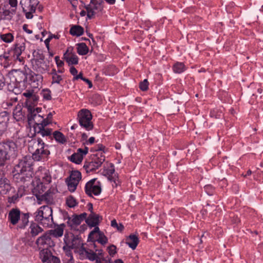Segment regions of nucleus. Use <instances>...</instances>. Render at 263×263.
Segmentation results:
<instances>
[{"label": "nucleus", "instance_id": "1", "mask_svg": "<svg viewBox=\"0 0 263 263\" xmlns=\"http://www.w3.org/2000/svg\"><path fill=\"white\" fill-rule=\"evenodd\" d=\"M16 144L12 140L0 142V175L7 171L8 161L17 156Z\"/></svg>", "mask_w": 263, "mask_h": 263}, {"label": "nucleus", "instance_id": "2", "mask_svg": "<svg viewBox=\"0 0 263 263\" xmlns=\"http://www.w3.org/2000/svg\"><path fill=\"white\" fill-rule=\"evenodd\" d=\"M32 163V159L29 156H25L19 160L12 172L14 181L17 183H22L27 178L31 177L33 174Z\"/></svg>", "mask_w": 263, "mask_h": 263}, {"label": "nucleus", "instance_id": "3", "mask_svg": "<svg viewBox=\"0 0 263 263\" xmlns=\"http://www.w3.org/2000/svg\"><path fill=\"white\" fill-rule=\"evenodd\" d=\"M47 147L48 146L45 145L41 138H37L30 141L28 150L32 154V159L41 161L47 158L50 154V151Z\"/></svg>", "mask_w": 263, "mask_h": 263}, {"label": "nucleus", "instance_id": "4", "mask_svg": "<svg viewBox=\"0 0 263 263\" xmlns=\"http://www.w3.org/2000/svg\"><path fill=\"white\" fill-rule=\"evenodd\" d=\"M64 243L63 249L66 255L70 257L72 256L71 250H74L75 252L78 253L80 255L81 249H84L82 239L72 234H65Z\"/></svg>", "mask_w": 263, "mask_h": 263}, {"label": "nucleus", "instance_id": "5", "mask_svg": "<svg viewBox=\"0 0 263 263\" xmlns=\"http://www.w3.org/2000/svg\"><path fill=\"white\" fill-rule=\"evenodd\" d=\"M34 215L35 221L44 227L51 226L53 222L52 209L48 205L41 206Z\"/></svg>", "mask_w": 263, "mask_h": 263}, {"label": "nucleus", "instance_id": "6", "mask_svg": "<svg viewBox=\"0 0 263 263\" xmlns=\"http://www.w3.org/2000/svg\"><path fill=\"white\" fill-rule=\"evenodd\" d=\"M29 213H23L21 215V211L17 208L12 209L8 213V218L12 225H16L18 221L21 220L19 228H24L29 222Z\"/></svg>", "mask_w": 263, "mask_h": 263}, {"label": "nucleus", "instance_id": "7", "mask_svg": "<svg viewBox=\"0 0 263 263\" xmlns=\"http://www.w3.org/2000/svg\"><path fill=\"white\" fill-rule=\"evenodd\" d=\"M35 243L40 250V255L47 254L50 251L49 248L55 246L54 240L47 232L36 240Z\"/></svg>", "mask_w": 263, "mask_h": 263}, {"label": "nucleus", "instance_id": "8", "mask_svg": "<svg viewBox=\"0 0 263 263\" xmlns=\"http://www.w3.org/2000/svg\"><path fill=\"white\" fill-rule=\"evenodd\" d=\"M92 119V114L87 109H82L78 112L77 119L80 125L87 131L93 128Z\"/></svg>", "mask_w": 263, "mask_h": 263}, {"label": "nucleus", "instance_id": "9", "mask_svg": "<svg viewBox=\"0 0 263 263\" xmlns=\"http://www.w3.org/2000/svg\"><path fill=\"white\" fill-rule=\"evenodd\" d=\"M25 49V44L23 41L20 42H16L14 44L13 48L9 50L7 53L5 52L4 54V58L6 60H17L20 62H22V57H21V55Z\"/></svg>", "mask_w": 263, "mask_h": 263}, {"label": "nucleus", "instance_id": "10", "mask_svg": "<svg viewBox=\"0 0 263 263\" xmlns=\"http://www.w3.org/2000/svg\"><path fill=\"white\" fill-rule=\"evenodd\" d=\"M30 112L28 115V120L29 122L33 121L34 123H43L44 125H48L52 123L53 112H50L47 116L46 118H43L42 116L38 115V109L37 108L35 109H32L31 108H28Z\"/></svg>", "mask_w": 263, "mask_h": 263}, {"label": "nucleus", "instance_id": "11", "mask_svg": "<svg viewBox=\"0 0 263 263\" xmlns=\"http://www.w3.org/2000/svg\"><path fill=\"white\" fill-rule=\"evenodd\" d=\"M104 161L105 156L103 153L101 152L97 153L94 156L91 161L87 162L85 163L84 168L87 173L93 172L99 168Z\"/></svg>", "mask_w": 263, "mask_h": 263}, {"label": "nucleus", "instance_id": "12", "mask_svg": "<svg viewBox=\"0 0 263 263\" xmlns=\"http://www.w3.org/2000/svg\"><path fill=\"white\" fill-rule=\"evenodd\" d=\"M24 4L27 5L23 7V1H21L20 5L23 8V11L25 14V16L27 19H31L33 18V13L35 12L36 7L39 5V2L38 0H30L26 1Z\"/></svg>", "mask_w": 263, "mask_h": 263}, {"label": "nucleus", "instance_id": "13", "mask_svg": "<svg viewBox=\"0 0 263 263\" xmlns=\"http://www.w3.org/2000/svg\"><path fill=\"white\" fill-rule=\"evenodd\" d=\"M96 179H91L85 184V193L89 196H92V195H99L101 192V185L99 182L98 184H96Z\"/></svg>", "mask_w": 263, "mask_h": 263}, {"label": "nucleus", "instance_id": "14", "mask_svg": "<svg viewBox=\"0 0 263 263\" xmlns=\"http://www.w3.org/2000/svg\"><path fill=\"white\" fill-rule=\"evenodd\" d=\"M102 249H96L95 252L91 250L86 249L84 248V249H81L80 251V257L86 258L91 261L96 260V262L99 256L102 255Z\"/></svg>", "mask_w": 263, "mask_h": 263}, {"label": "nucleus", "instance_id": "15", "mask_svg": "<svg viewBox=\"0 0 263 263\" xmlns=\"http://www.w3.org/2000/svg\"><path fill=\"white\" fill-rule=\"evenodd\" d=\"M87 11V16L89 19H91L95 14L102 9L101 3L97 2V0H91L89 5L85 6Z\"/></svg>", "mask_w": 263, "mask_h": 263}, {"label": "nucleus", "instance_id": "16", "mask_svg": "<svg viewBox=\"0 0 263 263\" xmlns=\"http://www.w3.org/2000/svg\"><path fill=\"white\" fill-rule=\"evenodd\" d=\"M8 76L10 79H13L14 82L17 84H20L22 82H25L27 79V75L26 73L20 70H14L9 73Z\"/></svg>", "mask_w": 263, "mask_h": 263}, {"label": "nucleus", "instance_id": "17", "mask_svg": "<svg viewBox=\"0 0 263 263\" xmlns=\"http://www.w3.org/2000/svg\"><path fill=\"white\" fill-rule=\"evenodd\" d=\"M30 85L33 88H39L42 87L43 77L41 74H36L31 71L29 74Z\"/></svg>", "mask_w": 263, "mask_h": 263}, {"label": "nucleus", "instance_id": "18", "mask_svg": "<svg viewBox=\"0 0 263 263\" xmlns=\"http://www.w3.org/2000/svg\"><path fill=\"white\" fill-rule=\"evenodd\" d=\"M88 148L87 147H85L84 149L78 148L77 152L70 156V160L71 162L79 164L82 162L84 156L88 153Z\"/></svg>", "mask_w": 263, "mask_h": 263}, {"label": "nucleus", "instance_id": "19", "mask_svg": "<svg viewBox=\"0 0 263 263\" xmlns=\"http://www.w3.org/2000/svg\"><path fill=\"white\" fill-rule=\"evenodd\" d=\"M42 192H39V193H35V195L38 200L44 201L48 204L52 203L53 202V193L50 190H48L44 194H42Z\"/></svg>", "mask_w": 263, "mask_h": 263}, {"label": "nucleus", "instance_id": "20", "mask_svg": "<svg viewBox=\"0 0 263 263\" xmlns=\"http://www.w3.org/2000/svg\"><path fill=\"white\" fill-rule=\"evenodd\" d=\"M9 120V115L7 111L0 112V136L6 131Z\"/></svg>", "mask_w": 263, "mask_h": 263}, {"label": "nucleus", "instance_id": "21", "mask_svg": "<svg viewBox=\"0 0 263 263\" xmlns=\"http://www.w3.org/2000/svg\"><path fill=\"white\" fill-rule=\"evenodd\" d=\"M39 179L42 181L41 184L38 185L36 188L34 189V193L38 190V188L41 186L42 188L43 184H48L51 181V177L49 174L48 170L44 169L41 171L40 174L39 175Z\"/></svg>", "mask_w": 263, "mask_h": 263}, {"label": "nucleus", "instance_id": "22", "mask_svg": "<svg viewBox=\"0 0 263 263\" xmlns=\"http://www.w3.org/2000/svg\"><path fill=\"white\" fill-rule=\"evenodd\" d=\"M72 48L68 47L64 54V59L69 65H76L78 63L79 58L77 55L71 53Z\"/></svg>", "mask_w": 263, "mask_h": 263}, {"label": "nucleus", "instance_id": "23", "mask_svg": "<svg viewBox=\"0 0 263 263\" xmlns=\"http://www.w3.org/2000/svg\"><path fill=\"white\" fill-rule=\"evenodd\" d=\"M33 68L37 72L43 73L47 69L48 66L45 63L44 58L41 57L40 59H36L34 60V63L33 64Z\"/></svg>", "mask_w": 263, "mask_h": 263}, {"label": "nucleus", "instance_id": "24", "mask_svg": "<svg viewBox=\"0 0 263 263\" xmlns=\"http://www.w3.org/2000/svg\"><path fill=\"white\" fill-rule=\"evenodd\" d=\"M43 263H61L60 259L54 256H53L51 251L47 253V254L40 255Z\"/></svg>", "mask_w": 263, "mask_h": 263}, {"label": "nucleus", "instance_id": "25", "mask_svg": "<svg viewBox=\"0 0 263 263\" xmlns=\"http://www.w3.org/2000/svg\"><path fill=\"white\" fill-rule=\"evenodd\" d=\"M11 189L10 181L6 178H0V193L5 195L8 193Z\"/></svg>", "mask_w": 263, "mask_h": 263}, {"label": "nucleus", "instance_id": "26", "mask_svg": "<svg viewBox=\"0 0 263 263\" xmlns=\"http://www.w3.org/2000/svg\"><path fill=\"white\" fill-rule=\"evenodd\" d=\"M102 174L106 176L111 181H115L116 175L115 174L114 166L112 163L109 164L107 168H104Z\"/></svg>", "mask_w": 263, "mask_h": 263}, {"label": "nucleus", "instance_id": "27", "mask_svg": "<svg viewBox=\"0 0 263 263\" xmlns=\"http://www.w3.org/2000/svg\"><path fill=\"white\" fill-rule=\"evenodd\" d=\"M37 125L38 131L37 133L40 134L43 137L50 136L51 135L52 129L46 127L47 125H44L43 123H35Z\"/></svg>", "mask_w": 263, "mask_h": 263}, {"label": "nucleus", "instance_id": "28", "mask_svg": "<svg viewBox=\"0 0 263 263\" xmlns=\"http://www.w3.org/2000/svg\"><path fill=\"white\" fill-rule=\"evenodd\" d=\"M64 227L65 224H61L58 226L55 229L50 230L47 231V232L50 235L51 237L53 236L55 238H59L63 236Z\"/></svg>", "mask_w": 263, "mask_h": 263}, {"label": "nucleus", "instance_id": "29", "mask_svg": "<svg viewBox=\"0 0 263 263\" xmlns=\"http://www.w3.org/2000/svg\"><path fill=\"white\" fill-rule=\"evenodd\" d=\"M139 242L138 237L135 234H130L126 239V243L133 250H135Z\"/></svg>", "mask_w": 263, "mask_h": 263}, {"label": "nucleus", "instance_id": "30", "mask_svg": "<svg viewBox=\"0 0 263 263\" xmlns=\"http://www.w3.org/2000/svg\"><path fill=\"white\" fill-rule=\"evenodd\" d=\"M86 222L89 226L91 227H96L99 223V215L91 212V214L86 219Z\"/></svg>", "mask_w": 263, "mask_h": 263}, {"label": "nucleus", "instance_id": "31", "mask_svg": "<svg viewBox=\"0 0 263 263\" xmlns=\"http://www.w3.org/2000/svg\"><path fill=\"white\" fill-rule=\"evenodd\" d=\"M50 74L52 76V84H62L63 82L64 75L57 73L55 69H52L51 71Z\"/></svg>", "mask_w": 263, "mask_h": 263}, {"label": "nucleus", "instance_id": "32", "mask_svg": "<svg viewBox=\"0 0 263 263\" xmlns=\"http://www.w3.org/2000/svg\"><path fill=\"white\" fill-rule=\"evenodd\" d=\"M68 226L71 228H75L81 224L82 221L79 218L78 215H73L71 217H69L67 221Z\"/></svg>", "mask_w": 263, "mask_h": 263}, {"label": "nucleus", "instance_id": "33", "mask_svg": "<svg viewBox=\"0 0 263 263\" xmlns=\"http://www.w3.org/2000/svg\"><path fill=\"white\" fill-rule=\"evenodd\" d=\"M29 230V232L33 237L37 235L43 231V229L35 223H31Z\"/></svg>", "mask_w": 263, "mask_h": 263}, {"label": "nucleus", "instance_id": "34", "mask_svg": "<svg viewBox=\"0 0 263 263\" xmlns=\"http://www.w3.org/2000/svg\"><path fill=\"white\" fill-rule=\"evenodd\" d=\"M69 32L72 35L79 36L83 34L84 29L80 26L74 25L71 27Z\"/></svg>", "mask_w": 263, "mask_h": 263}, {"label": "nucleus", "instance_id": "35", "mask_svg": "<svg viewBox=\"0 0 263 263\" xmlns=\"http://www.w3.org/2000/svg\"><path fill=\"white\" fill-rule=\"evenodd\" d=\"M95 241H97L102 245H104L107 243L108 241L107 238L105 236L103 233L98 234L95 237V240L92 241L93 242V248L96 247V245L95 243Z\"/></svg>", "mask_w": 263, "mask_h": 263}, {"label": "nucleus", "instance_id": "36", "mask_svg": "<svg viewBox=\"0 0 263 263\" xmlns=\"http://www.w3.org/2000/svg\"><path fill=\"white\" fill-rule=\"evenodd\" d=\"M53 137L57 142L61 144H64L67 140L65 136L60 132L56 130L53 133Z\"/></svg>", "mask_w": 263, "mask_h": 263}, {"label": "nucleus", "instance_id": "37", "mask_svg": "<svg viewBox=\"0 0 263 263\" xmlns=\"http://www.w3.org/2000/svg\"><path fill=\"white\" fill-rule=\"evenodd\" d=\"M77 52L79 54L84 55L88 52V48L85 43H81L77 45Z\"/></svg>", "mask_w": 263, "mask_h": 263}, {"label": "nucleus", "instance_id": "38", "mask_svg": "<svg viewBox=\"0 0 263 263\" xmlns=\"http://www.w3.org/2000/svg\"><path fill=\"white\" fill-rule=\"evenodd\" d=\"M185 70V65L183 63L177 62L173 66V70L174 72L180 73Z\"/></svg>", "mask_w": 263, "mask_h": 263}, {"label": "nucleus", "instance_id": "39", "mask_svg": "<svg viewBox=\"0 0 263 263\" xmlns=\"http://www.w3.org/2000/svg\"><path fill=\"white\" fill-rule=\"evenodd\" d=\"M1 39L6 43H11L14 40V36L11 33H7L0 34Z\"/></svg>", "mask_w": 263, "mask_h": 263}, {"label": "nucleus", "instance_id": "40", "mask_svg": "<svg viewBox=\"0 0 263 263\" xmlns=\"http://www.w3.org/2000/svg\"><path fill=\"white\" fill-rule=\"evenodd\" d=\"M69 179L79 183L81 179V173L78 171H73L71 172Z\"/></svg>", "mask_w": 263, "mask_h": 263}, {"label": "nucleus", "instance_id": "41", "mask_svg": "<svg viewBox=\"0 0 263 263\" xmlns=\"http://www.w3.org/2000/svg\"><path fill=\"white\" fill-rule=\"evenodd\" d=\"M94 229L91 231L88 235V240L90 241H93L95 240V237L98 234L102 233L98 227H94Z\"/></svg>", "mask_w": 263, "mask_h": 263}, {"label": "nucleus", "instance_id": "42", "mask_svg": "<svg viewBox=\"0 0 263 263\" xmlns=\"http://www.w3.org/2000/svg\"><path fill=\"white\" fill-rule=\"evenodd\" d=\"M66 181L67 182V186L69 191L71 192H74L76 190L77 186H78V184L79 183L69 178L67 179Z\"/></svg>", "mask_w": 263, "mask_h": 263}, {"label": "nucleus", "instance_id": "43", "mask_svg": "<svg viewBox=\"0 0 263 263\" xmlns=\"http://www.w3.org/2000/svg\"><path fill=\"white\" fill-rule=\"evenodd\" d=\"M96 263H111V258L108 256L104 257L102 254L101 256H99L97 259Z\"/></svg>", "mask_w": 263, "mask_h": 263}, {"label": "nucleus", "instance_id": "44", "mask_svg": "<svg viewBox=\"0 0 263 263\" xmlns=\"http://www.w3.org/2000/svg\"><path fill=\"white\" fill-rule=\"evenodd\" d=\"M66 204L70 208L74 207L77 203L76 199L71 196L67 197Z\"/></svg>", "mask_w": 263, "mask_h": 263}, {"label": "nucleus", "instance_id": "45", "mask_svg": "<svg viewBox=\"0 0 263 263\" xmlns=\"http://www.w3.org/2000/svg\"><path fill=\"white\" fill-rule=\"evenodd\" d=\"M15 13V9L5 10L3 12V14L8 19H11Z\"/></svg>", "mask_w": 263, "mask_h": 263}, {"label": "nucleus", "instance_id": "46", "mask_svg": "<svg viewBox=\"0 0 263 263\" xmlns=\"http://www.w3.org/2000/svg\"><path fill=\"white\" fill-rule=\"evenodd\" d=\"M111 226L114 228H116L118 231L121 232L124 230V226L122 223L118 224L115 219L111 221Z\"/></svg>", "mask_w": 263, "mask_h": 263}, {"label": "nucleus", "instance_id": "47", "mask_svg": "<svg viewBox=\"0 0 263 263\" xmlns=\"http://www.w3.org/2000/svg\"><path fill=\"white\" fill-rule=\"evenodd\" d=\"M42 96L44 99L47 100H50L51 99V91L49 89H43L42 91Z\"/></svg>", "mask_w": 263, "mask_h": 263}, {"label": "nucleus", "instance_id": "48", "mask_svg": "<svg viewBox=\"0 0 263 263\" xmlns=\"http://www.w3.org/2000/svg\"><path fill=\"white\" fill-rule=\"evenodd\" d=\"M139 87L142 91H146L148 88V82L147 79H144L139 84Z\"/></svg>", "mask_w": 263, "mask_h": 263}, {"label": "nucleus", "instance_id": "49", "mask_svg": "<svg viewBox=\"0 0 263 263\" xmlns=\"http://www.w3.org/2000/svg\"><path fill=\"white\" fill-rule=\"evenodd\" d=\"M107 251L110 256H114V255L117 253L116 247L114 245H111L107 247Z\"/></svg>", "mask_w": 263, "mask_h": 263}, {"label": "nucleus", "instance_id": "50", "mask_svg": "<svg viewBox=\"0 0 263 263\" xmlns=\"http://www.w3.org/2000/svg\"><path fill=\"white\" fill-rule=\"evenodd\" d=\"M33 92L32 90H27L26 92L23 93V96L27 98H32L34 99L35 96L33 95Z\"/></svg>", "mask_w": 263, "mask_h": 263}, {"label": "nucleus", "instance_id": "51", "mask_svg": "<svg viewBox=\"0 0 263 263\" xmlns=\"http://www.w3.org/2000/svg\"><path fill=\"white\" fill-rule=\"evenodd\" d=\"M54 59L57 67L58 68L62 67L64 64V62L62 60H60L59 56H56Z\"/></svg>", "mask_w": 263, "mask_h": 263}, {"label": "nucleus", "instance_id": "52", "mask_svg": "<svg viewBox=\"0 0 263 263\" xmlns=\"http://www.w3.org/2000/svg\"><path fill=\"white\" fill-rule=\"evenodd\" d=\"M5 85V80L3 75L0 72V90L2 89V88Z\"/></svg>", "mask_w": 263, "mask_h": 263}, {"label": "nucleus", "instance_id": "53", "mask_svg": "<svg viewBox=\"0 0 263 263\" xmlns=\"http://www.w3.org/2000/svg\"><path fill=\"white\" fill-rule=\"evenodd\" d=\"M104 148V146L102 144H98L95 148H93L94 151H102ZM92 149H91V151Z\"/></svg>", "mask_w": 263, "mask_h": 263}, {"label": "nucleus", "instance_id": "54", "mask_svg": "<svg viewBox=\"0 0 263 263\" xmlns=\"http://www.w3.org/2000/svg\"><path fill=\"white\" fill-rule=\"evenodd\" d=\"M9 4L12 7L16 8L17 5V0H9Z\"/></svg>", "mask_w": 263, "mask_h": 263}, {"label": "nucleus", "instance_id": "55", "mask_svg": "<svg viewBox=\"0 0 263 263\" xmlns=\"http://www.w3.org/2000/svg\"><path fill=\"white\" fill-rule=\"evenodd\" d=\"M70 72L72 75H73L74 77L78 73V70L76 69L75 67L72 66L70 68Z\"/></svg>", "mask_w": 263, "mask_h": 263}, {"label": "nucleus", "instance_id": "56", "mask_svg": "<svg viewBox=\"0 0 263 263\" xmlns=\"http://www.w3.org/2000/svg\"><path fill=\"white\" fill-rule=\"evenodd\" d=\"M52 39V35H49L48 37L45 40V44L46 47L49 49V44L51 40Z\"/></svg>", "mask_w": 263, "mask_h": 263}, {"label": "nucleus", "instance_id": "57", "mask_svg": "<svg viewBox=\"0 0 263 263\" xmlns=\"http://www.w3.org/2000/svg\"><path fill=\"white\" fill-rule=\"evenodd\" d=\"M82 80L85 82L88 85V87L89 88H91L92 87V84L91 82L88 79L85 78L84 79H82Z\"/></svg>", "mask_w": 263, "mask_h": 263}, {"label": "nucleus", "instance_id": "58", "mask_svg": "<svg viewBox=\"0 0 263 263\" xmlns=\"http://www.w3.org/2000/svg\"><path fill=\"white\" fill-rule=\"evenodd\" d=\"M79 218L80 219L81 221H83L84 219H86V216H87V214L86 213H83L79 215H78Z\"/></svg>", "mask_w": 263, "mask_h": 263}, {"label": "nucleus", "instance_id": "59", "mask_svg": "<svg viewBox=\"0 0 263 263\" xmlns=\"http://www.w3.org/2000/svg\"><path fill=\"white\" fill-rule=\"evenodd\" d=\"M23 30H24L25 32H26L27 33H29V34H31V33H32V30H31L28 29V28H27V25H26V24H25V25H23Z\"/></svg>", "mask_w": 263, "mask_h": 263}, {"label": "nucleus", "instance_id": "60", "mask_svg": "<svg viewBox=\"0 0 263 263\" xmlns=\"http://www.w3.org/2000/svg\"><path fill=\"white\" fill-rule=\"evenodd\" d=\"M83 77V73L82 72H80L79 74H76L73 78L74 80H78L79 79H81L82 80V79H84Z\"/></svg>", "mask_w": 263, "mask_h": 263}, {"label": "nucleus", "instance_id": "61", "mask_svg": "<svg viewBox=\"0 0 263 263\" xmlns=\"http://www.w3.org/2000/svg\"><path fill=\"white\" fill-rule=\"evenodd\" d=\"M94 142H95V138L93 137H91L89 138L88 141H86L85 144H93L94 143Z\"/></svg>", "mask_w": 263, "mask_h": 263}, {"label": "nucleus", "instance_id": "62", "mask_svg": "<svg viewBox=\"0 0 263 263\" xmlns=\"http://www.w3.org/2000/svg\"><path fill=\"white\" fill-rule=\"evenodd\" d=\"M57 73H58V74H60V73L62 74L64 72V69L63 67L58 68V70H57Z\"/></svg>", "mask_w": 263, "mask_h": 263}, {"label": "nucleus", "instance_id": "63", "mask_svg": "<svg viewBox=\"0 0 263 263\" xmlns=\"http://www.w3.org/2000/svg\"><path fill=\"white\" fill-rule=\"evenodd\" d=\"M88 136L86 134L83 133L82 134V140H86Z\"/></svg>", "mask_w": 263, "mask_h": 263}, {"label": "nucleus", "instance_id": "64", "mask_svg": "<svg viewBox=\"0 0 263 263\" xmlns=\"http://www.w3.org/2000/svg\"><path fill=\"white\" fill-rule=\"evenodd\" d=\"M115 263H124L123 260L121 259H118L115 260Z\"/></svg>", "mask_w": 263, "mask_h": 263}]
</instances>
